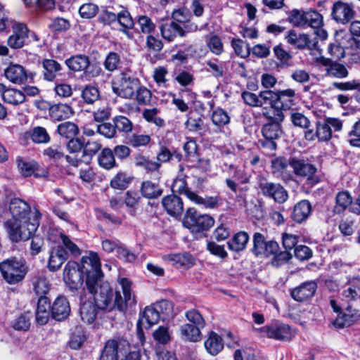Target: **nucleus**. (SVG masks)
I'll use <instances>...</instances> for the list:
<instances>
[{
    "instance_id": "27",
    "label": "nucleus",
    "mask_w": 360,
    "mask_h": 360,
    "mask_svg": "<svg viewBox=\"0 0 360 360\" xmlns=\"http://www.w3.org/2000/svg\"><path fill=\"white\" fill-rule=\"evenodd\" d=\"M204 345L207 352L212 356L217 355L224 347L222 338L213 331L210 333Z\"/></svg>"
},
{
    "instance_id": "6",
    "label": "nucleus",
    "mask_w": 360,
    "mask_h": 360,
    "mask_svg": "<svg viewBox=\"0 0 360 360\" xmlns=\"http://www.w3.org/2000/svg\"><path fill=\"white\" fill-rule=\"evenodd\" d=\"M129 350V343L124 339L108 340L103 349L100 360L122 359Z\"/></svg>"
},
{
    "instance_id": "59",
    "label": "nucleus",
    "mask_w": 360,
    "mask_h": 360,
    "mask_svg": "<svg viewBox=\"0 0 360 360\" xmlns=\"http://www.w3.org/2000/svg\"><path fill=\"white\" fill-rule=\"evenodd\" d=\"M186 128L190 131L196 132L200 136H203L204 124L200 117L194 118L190 117L185 123Z\"/></svg>"
},
{
    "instance_id": "7",
    "label": "nucleus",
    "mask_w": 360,
    "mask_h": 360,
    "mask_svg": "<svg viewBox=\"0 0 360 360\" xmlns=\"http://www.w3.org/2000/svg\"><path fill=\"white\" fill-rule=\"evenodd\" d=\"M184 223L192 231L200 232L209 230L214 225V219L208 214L198 215L194 210L188 209Z\"/></svg>"
},
{
    "instance_id": "35",
    "label": "nucleus",
    "mask_w": 360,
    "mask_h": 360,
    "mask_svg": "<svg viewBox=\"0 0 360 360\" xmlns=\"http://www.w3.org/2000/svg\"><path fill=\"white\" fill-rule=\"evenodd\" d=\"M289 44L297 46L299 49H304L311 46V40L308 34H302L297 35L294 30L288 32L286 37Z\"/></svg>"
},
{
    "instance_id": "51",
    "label": "nucleus",
    "mask_w": 360,
    "mask_h": 360,
    "mask_svg": "<svg viewBox=\"0 0 360 360\" xmlns=\"http://www.w3.org/2000/svg\"><path fill=\"white\" fill-rule=\"evenodd\" d=\"M140 105H148L151 101L152 93L146 87L139 84V88L135 91L134 97Z\"/></svg>"
},
{
    "instance_id": "24",
    "label": "nucleus",
    "mask_w": 360,
    "mask_h": 360,
    "mask_svg": "<svg viewBox=\"0 0 360 360\" xmlns=\"http://www.w3.org/2000/svg\"><path fill=\"white\" fill-rule=\"evenodd\" d=\"M140 191L143 198L155 199L162 195L163 189L159 184L147 180L142 182Z\"/></svg>"
},
{
    "instance_id": "26",
    "label": "nucleus",
    "mask_w": 360,
    "mask_h": 360,
    "mask_svg": "<svg viewBox=\"0 0 360 360\" xmlns=\"http://www.w3.org/2000/svg\"><path fill=\"white\" fill-rule=\"evenodd\" d=\"M44 69V79L49 82H52L56 77L57 74L61 70L60 64L53 59H44L41 62Z\"/></svg>"
},
{
    "instance_id": "37",
    "label": "nucleus",
    "mask_w": 360,
    "mask_h": 360,
    "mask_svg": "<svg viewBox=\"0 0 360 360\" xmlns=\"http://www.w3.org/2000/svg\"><path fill=\"white\" fill-rule=\"evenodd\" d=\"M152 141L149 134L133 133L127 137V143L133 148L148 146Z\"/></svg>"
},
{
    "instance_id": "34",
    "label": "nucleus",
    "mask_w": 360,
    "mask_h": 360,
    "mask_svg": "<svg viewBox=\"0 0 360 360\" xmlns=\"http://www.w3.org/2000/svg\"><path fill=\"white\" fill-rule=\"evenodd\" d=\"M98 160L99 165L105 169H110L117 166L113 152L109 148H105L101 150Z\"/></svg>"
},
{
    "instance_id": "42",
    "label": "nucleus",
    "mask_w": 360,
    "mask_h": 360,
    "mask_svg": "<svg viewBox=\"0 0 360 360\" xmlns=\"http://www.w3.org/2000/svg\"><path fill=\"white\" fill-rule=\"evenodd\" d=\"M57 131L63 137L72 139L79 133V129L75 123L65 122L58 125Z\"/></svg>"
},
{
    "instance_id": "31",
    "label": "nucleus",
    "mask_w": 360,
    "mask_h": 360,
    "mask_svg": "<svg viewBox=\"0 0 360 360\" xmlns=\"http://www.w3.org/2000/svg\"><path fill=\"white\" fill-rule=\"evenodd\" d=\"M290 165V160L283 157H278L271 160L272 172L278 176L288 178L290 173L288 172V167Z\"/></svg>"
},
{
    "instance_id": "29",
    "label": "nucleus",
    "mask_w": 360,
    "mask_h": 360,
    "mask_svg": "<svg viewBox=\"0 0 360 360\" xmlns=\"http://www.w3.org/2000/svg\"><path fill=\"white\" fill-rule=\"evenodd\" d=\"M277 95V108H281L283 110L290 109L295 105L294 97L295 92L292 89H288L283 91H278Z\"/></svg>"
},
{
    "instance_id": "18",
    "label": "nucleus",
    "mask_w": 360,
    "mask_h": 360,
    "mask_svg": "<svg viewBox=\"0 0 360 360\" xmlns=\"http://www.w3.org/2000/svg\"><path fill=\"white\" fill-rule=\"evenodd\" d=\"M316 288L317 285L316 282H304L291 291V296L297 302H303L311 298L314 295Z\"/></svg>"
},
{
    "instance_id": "30",
    "label": "nucleus",
    "mask_w": 360,
    "mask_h": 360,
    "mask_svg": "<svg viewBox=\"0 0 360 360\" xmlns=\"http://www.w3.org/2000/svg\"><path fill=\"white\" fill-rule=\"evenodd\" d=\"M72 113L71 107L67 104H55L49 108L50 116L58 121L68 118Z\"/></svg>"
},
{
    "instance_id": "14",
    "label": "nucleus",
    "mask_w": 360,
    "mask_h": 360,
    "mask_svg": "<svg viewBox=\"0 0 360 360\" xmlns=\"http://www.w3.org/2000/svg\"><path fill=\"white\" fill-rule=\"evenodd\" d=\"M319 61L320 64L325 67L326 75L330 77L342 79L347 77L349 75L347 69L343 64L323 57L321 58Z\"/></svg>"
},
{
    "instance_id": "25",
    "label": "nucleus",
    "mask_w": 360,
    "mask_h": 360,
    "mask_svg": "<svg viewBox=\"0 0 360 360\" xmlns=\"http://www.w3.org/2000/svg\"><path fill=\"white\" fill-rule=\"evenodd\" d=\"M65 64L71 71H86L90 66V60L88 56L79 54L67 59Z\"/></svg>"
},
{
    "instance_id": "45",
    "label": "nucleus",
    "mask_w": 360,
    "mask_h": 360,
    "mask_svg": "<svg viewBox=\"0 0 360 360\" xmlns=\"http://www.w3.org/2000/svg\"><path fill=\"white\" fill-rule=\"evenodd\" d=\"M16 162L19 171L25 176H31L37 166L34 161L28 160L20 157L17 158Z\"/></svg>"
},
{
    "instance_id": "52",
    "label": "nucleus",
    "mask_w": 360,
    "mask_h": 360,
    "mask_svg": "<svg viewBox=\"0 0 360 360\" xmlns=\"http://www.w3.org/2000/svg\"><path fill=\"white\" fill-rule=\"evenodd\" d=\"M159 110L157 108L145 109L143 111V117L148 122H152L157 127H163L165 125V120L158 116Z\"/></svg>"
},
{
    "instance_id": "49",
    "label": "nucleus",
    "mask_w": 360,
    "mask_h": 360,
    "mask_svg": "<svg viewBox=\"0 0 360 360\" xmlns=\"http://www.w3.org/2000/svg\"><path fill=\"white\" fill-rule=\"evenodd\" d=\"M30 136L32 141L37 143H47L51 140L46 129L42 127H34Z\"/></svg>"
},
{
    "instance_id": "54",
    "label": "nucleus",
    "mask_w": 360,
    "mask_h": 360,
    "mask_svg": "<svg viewBox=\"0 0 360 360\" xmlns=\"http://www.w3.org/2000/svg\"><path fill=\"white\" fill-rule=\"evenodd\" d=\"M307 11L294 9L291 11L289 15L290 22L296 27L307 26Z\"/></svg>"
},
{
    "instance_id": "5",
    "label": "nucleus",
    "mask_w": 360,
    "mask_h": 360,
    "mask_svg": "<svg viewBox=\"0 0 360 360\" xmlns=\"http://www.w3.org/2000/svg\"><path fill=\"white\" fill-rule=\"evenodd\" d=\"M140 81L127 72H122L112 84L113 92L124 98H134Z\"/></svg>"
},
{
    "instance_id": "46",
    "label": "nucleus",
    "mask_w": 360,
    "mask_h": 360,
    "mask_svg": "<svg viewBox=\"0 0 360 360\" xmlns=\"http://www.w3.org/2000/svg\"><path fill=\"white\" fill-rule=\"evenodd\" d=\"M115 130L120 132L130 133L133 129V123L125 116H116L112 119Z\"/></svg>"
},
{
    "instance_id": "53",
    "label": "nucleus",
    "mask_w": 360,
    "mask_h": 360,
    "mask_svg": "<svg viewBox=\"0 0 360 360\" xmlns=\"http://www.w3.org/2000/svg\"><path fill=\"white\" fill-rule=\"evenodd\" d=\"M162 319L155 307L153 306L146 307L143 312V317L141 321L145 320L148 326H151L153 324L157 323L159 320Z\"/></svg>"
},
{
    "instance_id": "16",
    "label": "nucleus",
    "mask_w": 360,
    "mask_h": 360,
    "mask_svg": "<svg viewBox=\"0 0 360 360\" xmlns=\"http://www.w3.org/2000/svg\"><path fill=\"white\" fill-rule=\"evenodd\" d=\"M9 210L13 217L11 220L20 222H22V219L28 218L27 216L30 214L29 205L20 198H14L11 200Z\"/></svg>"
},
{
    "instance_id": "28",
    "label": "nucleus",
    "mask_w": 360,
    "mask_h": 360,
    "mask_svg": "<svg viewBox=\"0 0 360 360\" xmlns=\"http://www.w3.org/2000/svg\"><path fill=\"white\" fill-rule=\"evenodd\" d=\"M200 329L199 326L191 323L184 324L180 328L181 338L189 342H198L202 338Z\"/></svg>"
},
{
    "instance_id": "21",
    "label": "nucleus",
    "mask_w": 360,
    "mask_h": 360,
    "mask_svg": "<svg viewBox=\"0 0 360 360\" xmlns=\"http://www.w3.org/2000/svg\"><path fill=\"white\" fill-rule=\"evenodd\" d=\"M160 31L162 37L168 41H172L177 36L184 37L186 35L184 28L174 21L162 24Z\"/></svg>"
},
{
    "instance_id": "36",
    "label": "nucleus",
    "mask_w": 360,
    "mask_h": 360,
    "mask_svg": "<svg viewBox=\"0 0 360 360\" xmlns=\"http://www.w3.org/2000/svg\"><path fill=\"white\" fill-rule=\"evenodd\" d=\"M3 100L8 103L16 105L25 101V93L15 89H8L1 91Z\"/></svg>"
},
{
    "instance_id": "40",
    "label": "nucleus",
    "mask_w": 360,
    "mask_h": 360,
    "mask_svg": "<svg viewBox=\"0 0 360 360\" xmlns=\"http://www.w3.org/2000/svg\"><path fill=\"white\" fill-rule=\"evenodd\" d=\"M189 200L198 205H202L207 208H214L219 205L220 199L218 196H207L202 198L195 193H188Z\"/></svg>"
},
{
    "instance_id": "39",
    "label": "nucleus",
    "mask_w": 360,
    "mask_h": 360,
    "mask_svg": "<svg viewBox=\"0 0 360 360\" xmlns=\"http://www.w3.org/2000/svg\"><path fill=\"white\" fill-rule=\"evenodd\" d=\"M96 307L91 302L82 303L79 309L81 319L87 323H93L96 317Z\"/></svg>"
},
{
    "instance_id": "64",
    "label": "nucleus",
    "mask_w": 360,
    "mask_h": 360,
    "mask_svg": "<svg viewBox=\"0 0 360 360\" xmlns=\"http://www.w3.org/2000/svg\"><path fill=\"white\" fill-rule=\"evenodd\" d=\"M120 62V56L117 53L110 52L105 58L104 67L107 70L112 72L118 68Z\"/></svg>"
},
{
    "instance_id": "43",
    "label": "nucleus",
    "mask_w": 360,
    "mask_h": 360,
    "mask_svg": "<svg viewBox=\"0 0 360 360\" xmlns=\"http://www.w3.org/2000/svg\"><path fill=\"white\" fill-rule=\"evenodd\" d=\"M336 204L334 207L335 212L340 214L352 204V198L347 191L340 192L336 195Z\"/></svg>"
},
{
    "instance_id": "38",
    "label": "nucleus",
    "mask_w": 360,
    "mask_h": 360,
    "mask_svg": "<svg viewBox=\"0 0 360 360\" xmlns=\"http://www.w3.org/2000/svg\"><path fill=\"white\" fill-rule=\"evenodd\" d=\"M162 259L179 266H188L193 264V258L188 254L165 255L162 257Z\"/></svg>"
},
{
    "instance_id": "19",
    "label": "nucleus",
    "mask_w": 360,
    "mask_h": 360,
    "mask_svg": "<svg viewBox=\"0 0 360 360\" xmlns=\"http://www.w3.org/2000/svg\"><path fill=\"white\" fill-rule=\"evenodd\" d=\"M51 313L53 318L59 321L68 317L70 313V307L65 297L59 296L56 298L52 305Z\"/></svg>"
},
{
    "instance_id": "9",
    "label": "nucleus",
    "mask_w": 360,
    "mask_h": 360,
    "mask_svg": "<svg viewBox=\"0 0 360 360\" xmlns=\"http://www.w3.org/2000/svg\"><path fill=\"white\" fill-rule=\"evenodd\" d=\"M260 332L269 338L278 340L289 341L295 335L292 328L283 323L275 322L259 329Z\"/></svg>"
},
{
    "instance_id": "15",
    "label": "nucleus",
    "mask_w": 360,
    "mask_h": 360,
    "mask_svg": "<svg viewBox=\"0 0 360 360\" xmlns=\"http://www.w3.org/2000/svg\"><path fill=\"white\" fill-rule=\"evenodd\" d=\"M13 34L8 39V44L12 49H20L28 37V29L25 24L17 22L13 25Z\"/></svg>"
},
{
    "instance_id": "44",
    "label": "nucleus",
    "mask_w": 360,
    "mask_h": 360,
    "mask_svg": "<svg viewBox=\"0 0 360 360\" xmlns=\"http://www.w3.org/2000/svg\"><path fill=\"white\" fill-rule=\"evenodd\" d=\"M32 284L35 293L39 296H45L49 290V283L44 276H36L32 278Z\"/></svg>"
},
{
    "instance_id": "20",
    "label": "nucleus",
    "mask_w": 360,
    "mask_h": 360,
    "mask_svg": "<svg viewBox=\"0 0 360 360\" xmlns=\"http://www.w3.org/2000/svg\"><path fill=\"white\" fill-rule=\"evenodd\" d=\"M67 259V251L61 245H58L50 251L48 269L53 272L58 271Z\"/></svg>"
},
{
    "instance_id": "41",
    "label": "nucleus",
    "mask_w": 360,
    "mask_h": 360,
    "mask_svg": "<svg viewBox=\"0 0 360 360\" xmlns=\"http://www.w3.org/2000/svg\"><path fill=\"white\" fill-rule=\"evenodd\" d=\"M132 177L126 172H118L110 181V186L115 189H126L131 181Z\"/></svg>"
},
{
    "instance_id": "10",
    "label": "nucleus",
    "mask_w": 360,
    "mask_h": 360,
    "mask_svg": "<svg viewBox=\"0 0 360 360\" xmlns=\"http://www.w3.org/2000/svg\"><path fill=\"white\" fill-rule=\"evenodd\" d=\"M290 165L293 169L296 175L306 178L309 184H314L318 182L316 176V167L304 160L292 158L290 159Z\"/></svg>"
},
{
    "instance_id": "2",
    "label": "nucleus",
    "mask_w": 360,
    "mask_h": 360,
    "mask_svg": "<svg viewBox=\"0 0 360 360\" xmlns=\"http://www.w3.org/2000/svg\"><path fill=\"white\" fill-rule=\"evenodd\" d=\"M41 213L35 210L32 217L22 219V222L15 220H7L4 226L13 242H18L30 239L35 233L39 225Z\"/></svg>"
},
{
    "instance_id": "55",
    "label": "nucleus",
    "mask_w": 360,
    "mask_h": 360,
    "mask_svg": "<svg viewBox=\"0 0 360 360\" xmlns=\"http://www.w3.org/2000/svg\"><path fill=\"white\" fill-rule=\"evenodd\" d=\"M278 98L277 91L266 90L259 93V101H261L262 106L264 105H269L271 107L277 108Z\"/></svg>"
},
{
    "instance_id": "50",
    "label": "nucleus",
    "mask_w": 360,
    "mask_h": 360,
    "mask_svg": "<svg viewBox=\"0 0 360 360\" xmlns=\"http://www.w3.org/2000/svg\"><path fill=\"white\" fill-rule=\"evenodd\" d=\"M123 29L121 31L125 32L127 30H131L134 27V22L127 10H122L117 14V20Z\"/></svg>"
},
{
    "instance_id": "32",
    "label": "nucleus",
    "mask_w": 360,
    "mask_h": 360,
    "mask_svg": "<svg viewBox=\"0 0 360 360\" xmlns=\"http://www.w3.org/2000/svg\"><path fill=\"white\" fill-rule=\"evenodd\" d=\"M134 163L136 166L142 167L148 172H156L161 166L160 162L150 160L141 153L135 155Z\"/></svg>"
},
{
    "instance_id": "1",
    "label": "nucleus",
    "mask_w": 360,
    "mask_h": 360,
    "mask_svg": "<svg viewBox=\"0 0 360 360\" xmlns=\"http://www.w3.org/2000/svg\"><path fill=\"white\" fill-rule=\"evenodd\" d=\"M119 284L124 297L119 290L113 292L107 282L94 285V291L89 292L94 295L98 308L108 311L117 309L120 311H124L128 306L131 307L136 304L135 297L131 293V282L126 278H122L119 280Z\"/></svg>"
},
{
    "instance_id": "63",
    "label": "nucleus",
    "mask_w": 360,
    "mask_h": 360,
    "mask_svg": "<svg viewBox=\"0 0 360 360\" xmlns=\"http://www.w3.org/2000/svg\"><path fill=\"white\" fill-rule=\"evenodd\" d=\"M356 321V317L354 315L343 314L338 316L333 323L336 328H342L352 325Z\"/></svg>"
},
{
    "instance_id": "23",
    "label": "nucleus",
    "mask_w": 360,
    "mask_h": 360,
    "mask_svg": "<svg viewBox=\"0 0 360 360\" xmlns=\"http://www.w3.org/2000/svg\"><path fill=\"white\" fill-rule=\"evenodd\" d=\"M311 212V203L307 200H302L294 206L292 218L295 222L302 223L309 217Z\"/></svg>"
},
{
    "instance_id": "17",
    "label": "nucleus",
    "mask_w": 360,
    "mask_h": 360,
    "mask_svg": "<svg viewBox=\"0 0 360 360\" xmlns=\"http://www.w3.org/2000/svg\"><path fill=\"white\" fill-rule=\"evenodd\" d=\"M162 205L167 212L174 217H178L184 212V204L181 198L176 195H169L162 199Z\"/></svg>"
},
{
    "instance_id": "4",
    "label": "nucleus",
    "mask_w": 360,
    "mask_h": 360,
    "mask_svg": "<svg viewBox=\"0 0 360 360\" xmlns=\"http://www.w3.org/2000/svg\"><path fill=\"white\" fill-rule=\"evenodd\" d=\"M0 272L6 283L15 285L24 279L27 269L24 262L13 257L0 262Z\"/></svg>"
},
{
    "instance_id": "47",
    "label": "nucleus",
    "mask_w": 360,
    "mask_h": 360,
    "mask_svg": "<svg viewBox=\"0 0 360 360\" xmlns=\"http://www.w3.org/2000/svg\"><path fill=\"white\" fill-rule=\"evenodd\" d=\"M262 132L266 139L275 140L279 137L281 130L278 123H268L263 126Z\"/></svg>"
},
{
    "instance_id": "57",
    "label": "nucleus",
    "mask_w": 360,
    "mask_h": 360,
    "mask_svg": "<svg viewBox=\"0 0 360 360\" xmlns=\"http://www.w3.org/2000/svg\"><path fill=\"white\" fill-rule=\"evenodd\" d=\"M100 94L98 89L93 86H86L82 92V97L87 104H92L98 101Z\"/></svg>"
},
{
    "instance_id": "62",
    "label": "nucleus",
    "mask_w": 360,
    "mask_h": 360,
    "mask_svg": "<svg viewBox=\"0 0 360 360\" xmlns=\"http://www.w3.org/2000/svg\"><path fill=\"white\" fill-rule=\"evenodd\" d=\"M212 121L216 126L221 127L229 123L230 117L222 109H217L212 115Z\"/></svg>"
},
{
    "instance_id": "33",
    "label": "nucleus",
    "mask_w": 360,
    "mask_h": 360,
    "mask_svg": "<svg viewBox=\"0 0 360 360\" xmlns=\"http://www.w3.org/2000/svg\"><path fill=\"white\" fill-rule=\"evenodd\" d=\"M248 240L249 236L246 232H238L228 242L229 248L234 252L242 251L245 248Z\"/></svg>"
},
{
    "instance_id": "60",
    "label": "nucleus",
    "mask_w": 360,
    "mask_h": 360,
    "mask_svg": "<svg viewBox=\"0 0 360 360\" xmlns=\"http://www.w3.org/2000/svg\"><path fill=\"white\" fill-rule=\"evenodd\" d=\"M85 340V335L81 327H76L74 332L72 333L70 346L74 349H79Z\"/></svg>"
},
{
    "instance_id": "12",
    "label": "nucleus",
    "mask_w": 360,
    "mask_h": 360,
    "mask_svg": "<svg viewBox=\"0 0 360 360\" xmlns=\"http://www.w3.org/2000/svg\"><path fill=\"white\" fill-rule=\"evenodd\" d=\"M355 15V11L352 4L341 0L335 1L331 8V16L337 22L346 24L349 22Z\"/></svg>"
},
{
    "instance_id": "56",
    "label": "nucleus",
    "mask_w": 360,
    "mask_h": 360,
    "mask_svg": "<svg viewBox=\"0 0 360 360\" xmlns=\"http://www.w3.org/2000/svg\"><path fill=\"white\" fill-rule=\"evenodd\" d=\"M307 26L319 28L323 24V16L314 10L307 11Z\"/></svg>"
},
{
    "instance_id": "22",
    "label": "nucleus",
    "mask_w": 360,
    "mask_h": 360,
    "mask_svg": "<svg viewBox=\"0 0 360 360\" xmlns=\"http://www.w3.org/2000/svg\"><path fill=\"white\" fill-rule=\"evenodd\" d=\"M341 297L346 302L360 300V277L352 278L342 290Z\"/></svg>"
},
{
    "instance_id": "13",
    "label": "nucleus",
    "mask_w": 360,
    "mask_h": 360,
    "mask_svg": "<svg viewBox=\"0 0 360 360\" xmlns=\"http://www.w3.org/2000/svg\"><path fill=\"white\" fill-rule=\"evenodd\" d=\"M5 77L11 82L17 84H23L28 78L33 80L35 73L27 74L25 68L20 65H10L4 70Z\"/></svg>"
},
{
    "instance_id": "61",
    "label": "nucleus",
    "mask_w": 360,
    "mask_h": 360,
    "mask_svg": "<svg viewBox=\"0 0 360 360\" xmlns=\"http://www.w3.org/2000/svg\"><path fill=\"white\" fill-rule=\"evenodd\" d=\"M63 248L70 252L73 256H79L81 254V250L79 247L65 234L60 233L59 236Z\"/></svg>"
},
{
    "instance_id": "58",
    "label": "nucleus",
    "mask_w": 360,
    "mask_h": 360,
    "mask_svg": "<svg viewBox=\"0 0 360 360\" xmlns=\"http://www.w3.org/2000/svg\"><path fill=\"white\" fill-rule=\"evenodd\" d=\"M316 136L320 141H327L330 140L332 136V131L329 127V124L325 121L323 122H318L316 125Z\"/></svg>"
},
{
    "instance_id": "8",
    "label": "nucleus",
    "mask_w": 360,
    "mask_h": 360,
    "mask_svg": "<svg viewBox=\"0 0 360 360\" xmlns=\"http://www.w3.org/2000/svg\"><path fill=\"white\" fill-rule=\"evenodd\" d=\"M259 188L264 196L274 199L278 203H284L288 200V192L280 184L269 182L265 179H260Z\"/></svg>"
},
{
    "instance_id": "11",
    "label": "nucleus",
    "mask_w": 360,
    "mask_h": 360,
    "mask_svg": "<svg viewBox=\"0 0 360 360\" xmlns=\"http://www.w3.org/2000/svg\"><path fill=\"white\" fill-rule=\"evenodd\" d=\"M63 281L72 289L77 290L84 283L83 274L79 264L74 261H69L63 269Z\"/></svg>"
},
{
    "instance_id": "48",
    "label": "nucleus",
    "mask_w": 360,
    "mask_h": 360,
    "mask_svg": "<svg viewBox=\"0 0 360 360\" xmlns=\"http://www.w3.org/2000/svg\"><path fill=\"white\" fill-rule=\"evenodd\" d=\"M154 340L161 345H166L171 341V333L169 331V328L165 326H159L153 333Z\"/></svg>"
},
{
    "instance_id": "3",
    "label": "nucleus",
    "mask_w": 360,
    "mask_h": 360,
    "mask_svg": "<svg viewBox=\"0 0 360 360\" xmlns=\"http://www.w3.org/2000/svg\"><path fill=\"white\" fill-rule=\"evenodd\" d=\"M79 264L82 274L86 276V289L89 292H94V285L101 283L103 277L101 262L98 255L91 252L88 255H84L81 258Z\"/></svg>"
}]
</instances>
